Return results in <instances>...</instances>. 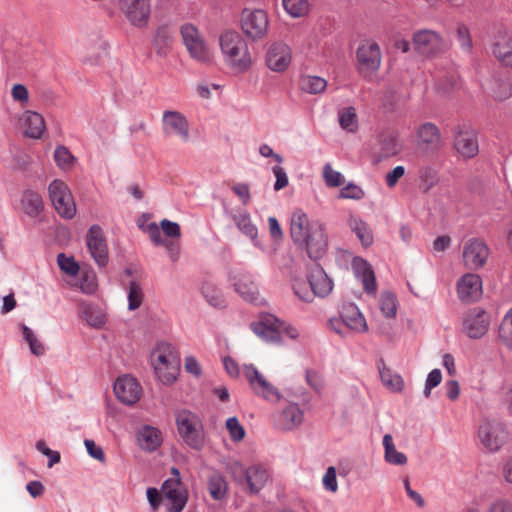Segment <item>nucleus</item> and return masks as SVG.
Here are the masks:
<instances>
[{
    "label": "nucleus",
    "instance_id": "72a5a7b5",
    "mask_svg": "<svg viewBox=\"0 0 512 512\" xmlns=\"http://www.w3.org/2000/svg\"><path fill=\"white\" fill-rule=\"evenodd\" d=\"M137 439L140 447L147 451H155L162 443L160 430L148 425L138 431Z\"/></svg>",
    "mask_w": 512,
    "mask_h": 512
},
{
    "label": "nucleus",
    "instance_id": "b1692460",
    "mask_svg": "<svg viewBox=\"0 0 512 512\" xmlns=\"http://www.w3.org/2000/svg\"><path fill=\"white\" fill-rule=\"evenodd\" d=\"M304 419L301 408L295 404H288L275 420L276 426L281 430H293L299 427Z\"/></svg>",
    "mask_w": 512,
    "mask_h": 512
},
{
    "label": "nucleus",
    "instance_id": "6ab92c4d",
    "mask_svg": "<svg viewBox=\"0 0 512 512\" xmlns=\"http://www.w3.org/2000/svg\"><path fill=\"white\" fill-rule=\"evenodd\" d=\"M457 295L460 301L472 303L482 296V280L479 275L467 273L457 282Z\"/></svg>",
    "mask_w": 512,
    "mask_h": 512
},
{
    "label": "nucleus",
    "instance_id": "3c124183",
    "mask_svg": "<svg viewBox=\"0 0 512 512\" xmlns=\"http://www.w3.org/2000/svg\"><path fill=\"white\" fill-rule=\"evenodd\" d=\"M420 187L424 192H428L438 182L437 172L431 167H422L419 170Z\"/></svg>",
    "mask_w": 512,
    "mask_h": 512
},
{
    "label": "nucleus",
    "instance_id": "ea45409f",
    "mask_svg": "<svg viewBox=\"0 0 512 512\" xmlns=\"http://www.w3.org/2000/svg\"><path fill=\"white\" fill-rule=\"evenodd\" d=\"M201 291L202 295L211 306L222 307L225 305L223 293L214 283L210 281L204 282Z\"/></svg>",
    "mask_w": 512,
    "mask_h": 512
},
{
    "label": "nucleus",
    "instance_id": "f03ea898",
    "mask_svg": "<svg viewBox=\"0 0 512 512\" xmlns=\"http://www.w3.org/2000/svg\"><path fill=\"white\" fill-rule=\"evenodd\" d=\"M220 49L226 65L236 73L249 70L253 64L246 41L236 31H224L219 38Z\"/></svg>",
    "mask_w": 512,
    "mask_h": 512
},
{
    "label": "nucleus",
    "instance_id": "f257e3e1",
    "mask_svg": "<svg viewBox=\"0 0 512 512\" xmlns=\"http://www.w3.org/2000/svg\"><path fill=\"white\" fill-rule=\"evenodd\" d=\"M290 235L294 243L303 246L311 259H320L327 249L324 225L311 220L302 209L293 211L290 219Z\"/></svg>",
    "mask_w": 512,
    "mask_h": 512
},
{
    "label": "nucleus",
    "instance_id": "6e6d98bb",
    "mask_svg": "<svg viewBox=\"0 0 512 512\" xmlns=\"http://www.w3.org/2000/svg\"><path fill=\"white\" fill-rule=\"evenodd\" d=\"M59 268L70 276H75L79 271V265L73 257H68L64 253H60L57 257Z\"/></svg>",
    "mask_w": 512,
    "mask_h": 512
},
{
    "label": "nucleus",
    "instance_id": "a19ab883",
    "mask_svg": "<svg viewBox=\"0 0 512 512\" xmlns=\"http://www.w3.org/2000/svg\"><path fill=\"white\" fill-rule=\"evenodd\" d=\"M233 220H234L236 226L238 227V229L243 234L248 236L250 239L253 240L257 237V233H258L257 228L252 223L250 215L247 212L241 211V212L233 215Z\"/></svg>",
    "mask_w": 512,
    "mask_h": 512
},
{
    "label": "nucleus",
    "instance_id": "09e8293b",
    "mask_svg": "<svg viewBox=\"0 0 512 512\" xmlns=\"http://www.w3.org/2000/svg\"><path fill=\"white\" fill-rule=\"evenodd\" d=\"M340 126L349 132H353L357 128V115L354 107H347L339 112Z\"/></svg>",
    "mask_w": 512,
    "mask_h": 512
},
{
    "label": "nucleus",
    "instance_id": "58836bf2",
    "mask_svg": "<svg viewBox=\"0 0 512 512\" xmlns=\"http://www.w3.org/2000/svg\"><path fill=\"white\" fill-rule=\"evenodd\" d=\"M286 13L292 18H303L309 14V0H282Z\"/></svg>",
    "mask_w": 512,
    "mask_h": 512
},
{
    "label": "nucleus",
    "instance_id": "de8ad7c7",
    "mask_svg": "<svg viewBox=\"0 0 512 512\" xmlns=\"http://www.w3.org/2000/svg\"><path fill=\"white\" fill-rule=\"evenodd\" d=\"M54 160L62 170H70L75 162V157L65 146H58L54 152Z\"/></svg>",
    "mask_w": 512,
    "mask_h": 512
},
{
    "label": "nucleus",
    "instance_id": "7c9ffc66",
    "mask_svg": "<svg viewBox=\"0 0 512 512\" xmlns=\"http://www.w3.org/2000/svg\"><path fill=\"white\" fill-rule=\"evenodd\" d=\"M440 139L439 129L433 123H424L417 130L418 144L425 146L427 149H437L440 145Z\"/></svg>",
    "mask_w": 512,
    "mask_h": 512
},
{
    "label": "nucleus",
    "instance_id": "a878e982",
    "mask_svg": "<svg viewBox=\"0 0 512 512\" xmlns=\"http://www.w3.org/2000/svg\"><path fill=\"white\" fill-rule=\"evenodd\" d=\"M25 136L32 139H39L46 130L45 120L37 112L25 111L20 118Z\"/></svg>",
    "mask_w": 512,
    "mask_h": 512
},
{
    "label": "nucleus",
    "instance_id": "f8f14e48",
    "mask_svg": "<svg viewBox=\"0 0 512 512\" xmlns=\"http://www.w3.org/2000/svg\"><path fill=\"white\" fill-rule=\"evenodd\" d=\"M243 375L256 395L271 402L280 400L278 389L254 365H244Z\"/></svg>",
    "mask_w": 512,
    "mask_h": 512
},
{
    "label": "nucleus",
    "instance_id": "37998d69",
    "mask_svg": "<svg viewBox=\"0 0 512 512\" xmlns=\"http://www.w3.org/2000/svg\"><path fill=\"white\" fill-rule=\"evenodd\" d=\"M255 334L267 342L277 343L280 341L278 323L275 321V327H270L265 323H254L251 325Z\"/></svg>",
    "mask_w": 512,
    "mask_h": 512
},
{
    "label": "nucleus",
    "instance_id": "a211bd4d",
    "mask_svg": "<svg viewBox=\"0 0 512 512\" xmlns=\"http://www.w3.org/2000/svg\"><path fill=\"white\" fill-rule=\"evenodd\" d=\"M414 48L422 55L432 56L444 48L442 37L432 30H422L414 34Z\"/></svg>",
    "mask_w": 512,
    "mask_h": 512
},
{
    "label": "nucleus",
    "instance_id": "7ed1b4c3",
    "mask_svg": "<svg viewBox=\"0 0 512 512\" xmlns=\"http://www.w3.org/2000/svg\"><path fill=\"white\" fill-rule=\"evenodd\" d=\"M151 365L157 379L166 386L172 385L180 372V359L169 343H159L151 354Z\"/></svg>",
    "mask_w": 512,
    "mask_h": 512
},
{
    "label": "nucleus",
    "instance_id": "774afa93",
    "mask_svg": "<svg viewBox=\"0 0 512 512\" xmlns=\"http://www.w3.org/2000/svg\"><path fill=\"white\" fill-rule=\"evenodd\" d=\"M84 444H85L88 454L92 458H94L100 462L105 461V454L103 452V449L101 447L97 446L93 440L86 439L84 441Z\"/></svg>",
    "mask_w": 512,
    "mask_h": 512
},
{
    "label": "nucleus",
    "instance_id": "9d476101",
    "mask_svg": "<svg viewBox=\"0 0 512 512\" xmlns=\"http://www.w3.org/2000/svg\"><path fill=\"white\" fill-rule=\"evenodd\" d=\"M478 439L484 448L495 452L507 442L508 432L502 423L484 419L478 428Z\"/></svg>",
    "mask_w": 512,
    "mask_h": 512
},
{
    "label": "nucleus",
    "instance_id": "a18cd8bd",
    "mask_svg": "<svg viewBox=\"0 0 512 512\" xmlns=\"http://www.w3.org/2000/svg\"><path fill=\"white\" fill-rule=\"evenodd\" d=\"M379 306L382 314L386 318H393L397 313V300L396 296L389 291L383 292L380 295Z\"/></svg>",
    "mask_w": 512,
    "mask_h": 512
},
{
    "label": "nucleus",
    "instance_id": "20e7f679",
    "mask_svg": "<svg viewBox=\"0 0 512 512\" xmlns=\"http://www.w3.org/2000/svg\"><path fill=\"white\" fill-rule=\"evenodd\" d=\"M178 434L191 449L200 451L205 445V430L201 418L190 410L181 409L175 414Z\"/></svg>",
    "mask_w": 512,
    "mask_h": 512
},
{
    "label": "nucleus",
    "instance_id": "bb28decb",
    "mask_svg": "<svg viewBox=\"0 0 512 512\" xmlns=\"http://www.w3.org/2000/svg\"><path fill=\"white\" fill-rule=\"evenodd\" d=\"M235 291L247 302L256 303L259 299L258 286L247 273H240L234 278Z\"/></svg>",
    "mask_w": 512,
    "mask_h": 512
},
{
    "label": "nucleus",
    "instance_id": "f704fd0d",
    "mask_svg": "<svg viewBox=\"0 0 512 512\" xmlns=\"http://www.w3.org/2000/svg\"><path fill=\"white\" fill-rule=\"evenodd\" d=\"M348 226L357 236L363 246L368 247L373 242V234L368 224L361 218L351 215L348 219Z\"/></svg>",
    "mask_w": 512,
    "mask_h": 512
},
{
    "label": "nucleus",
    "instance_id": "39448f33",
    "mask_svg": "<svg viewBox=\"0 0 512 512\" xmlns=\"http://www.w3.org/2000/svg\"><path fill=\"white\" fill-rule=\"evenodd\" d=\"M171 475L161 487L164 504L168 512H182L188 501V491L181 481L177 468L171 469Z\"/></svg>",
    "mask_w": 512,
    "mask_h": 512
},
{
    "label": "nucleus",
    "instance_id": "e433bc0d",
    "mask_svg": "<svg viewBox=\"0 0 512 512\" xmlns=\"http://www.w3.org/2000/svg\"><path fill=\"white\" fill-rule=\"evenodd\" d=\"M383 446L385 450V460L389 464L393 465H405L407 463V457L404 453L397 451L393 438L390 434H386L383 437Z\"/></svg>",
    "mask_w": 512,
    "mask_h": 512
},
{
    "label": "nucleus",
    "instance_id": "4be33fe9",
    "mask_svg": "<svg viewBox=\"0 0 512 512\" xmlns=\"http://www.w3.org/2000/svg\"><path fill=\"white\" fill-rule=\"evenodd\" d=\"M307 279L314 296L324 298L332 292L333 282L319 265L309 270Z\"/></svg>",
    "mask_w": 512,
    "mask_h": 512
},
{
    "label": "nucleus",
    "instance_id": "ddd939ff",
    "mask_svg": "<svg viewBox=\"0 0 512 512\" xmlns=\"http://www.w3.org/2000/svg\"><path fill=\"white\" fill-rule=\"evenodd\" d=\"M292 61L291 48L284 42L277 41L271 43L265 54L267 67L274 72H284L288 69Z\"/></svg>",
    "mask_w": 512,
    "mask_h": 512
},
{
    "label": "nucleus",
    "instance_id": "0e129e2a",
    "mask_svg": "<svg viewBox=\"0 0 512 512\" xmlns=\"http://www.w3.org/2000/svg\"><path fill=\"white\" fill-rule=\"evenodd\" d=\"M273 174L276 178L274 189L276 191L282 190L288 186L289 179L285 169L281 166H274L272 168Z\"/></svg>",
    "mask_w": 512,
    "mask_h": 512
},
{
    "label": "nucleus",
    "instance_id": "680f3d73",
    "mask_svg": "<svg viewBox=\"0 0 512 512\" xmlns=\"http://www.w3.org/2000/svg\"><path fill=\"white\" fill-rule=\"evenodd\" d=\"M457 39L460 46L467 51L472 49V39L469 29L465 25H459L457 28Z\"/></svg>",
    "mask_w": 512,
    "mask_h": 512
},
{
    "label": "nucleus",
    "instance_id": "8fccbe9b",
    "mask_svg": "<svg viewBox=\"0 0 512 512\" xmlns=\"http://www.w3.org/2000/svg\"><path fill=\"white\" fill-rule=\"evenodd\" d=\"M499 337L512 350V309L504 316L499 327Z\"/></svg>",
    "mask_w": 512,
    "mask_h": 512
},
{
    "label": "nucleus",
    "instance_id": "49530a36",
    "mask_svg": "<svg viewBox=\"0 0 512 512\" xmlns=\"http://www.w3.org/2000/svg\"><path fill=\"white\" fill-rule=\"evenodd\" d=\"M380 378L385 387L388 389L399 392L403 388V379L400 375L393 374L391 370L382 368L379 370Z\"/></svg>",
    "mask_w": 512,
    "mask_h": 512
},
{
    "label": "nucleus",
    "instance_id": "5fc2aeb1",
    "mask_svg": "<svg viewBox=\"0 0 512 512\" xmlns=\"http://www.w3.org/2000/svg\"><path fill=\"white\" fill-rule=\"evenodd\" d=\"M323 178L329 187H339L344 183L342 174L334 170L329 163L325 164L323 168Z\"/></svg>",
    "mask_w": 512,
    "mask_h": 512
},
{
    "label": "nucleus",
    "instance_id": "6e6552de",
    "mask_svg": "<svg viewBox=\"0 0 512 512\" xmlns=\"http://www.w3.org/2000/svg\"><path fill=\"white\" fill-rule=\"evenodd\" d=\"M48 192L57 213L65 219H72L76 214V204L67 184L55 179L50 183Z\"/></svg>",
    "mask_w": 512,
    "mask_h": 512
},
{
    "label": "nucleus",
    "instance_id": "4d7b16f0",
    "mask_svg": "<svg viewBox=\"0 0 512 512\" xmlns=\"http://www.w3.org/2000/svg\"><path fill=\"white\" fill-rule=\"evenodd\" d=\"M226 428L229 432L230 438L235 442H239L245 437V429L236 417H230L227 419Z\"/></svg>",
    "mask_w": 512,
    "mask_h": 512
},
{
    "label": "nucleus",
    "instance_id": "393cba45",
    "mask_svg": "<svg viewBox=\"0 0 512 512\" xmlns=\"http://www.w3.org/2000/svg\"><path fill=\"white\" fill-rule=\"evenodd\" d=\"M340 318L344 326L352 331L366 332L368 329V325L363 314L355 304L349 303L344 305Z\"/></svg>",
    "mask_w": 512,
    "mask_h": 512
},
{
    "label": "nucleus",
    "instance_id": "c756f323",
    "mask_svg": "<svg viewBox=\"0 0 512 512\" xmlns=\"http://www.w3.org/2000/svg\"><path fill=\"white\" fill-rule=\"evenodd\" d=\"M173 42V31L169 26L162 25L157 28L153 39V48L158 56H167L172 48Z\"/></svg>",
    "mask_w": 512,
    "mask_h": 512
},
{
    "label": "nucleus",
    "instance_id": "13d9d810",
    "mask_svg": "<svg viewBox=\"0 0 512 512\" xmlns=\"http://www.w3.org/2000/svg\"><path fill=\"white\" fill-rule=\"evenodd\" d=\"M442 374L439 369H433L427 376L424 395L428 398L431 394V390L441 383Z\"/></svg>",
    "mask_w": 512,
    "mask_h": 512
},
{
    "label": "nucleus",
    "instance_id": "79ce46f5",
    "mask_svg": "<svg viewBox=\"0 0 512 512\" xmlns=\"http://www.w3.org/2000/svg\"><path fill=\"white\" fill-rule=\"evenodd\" d=\"M79 311L90 326L100 327L104 324V315L93 305L81 303Z\"/></svg>",
    "mask_w": 512,
    "mask_h": 512
},
{
    "label": "nucleus",
    "instance_id": "2f4dec72",
    "mask_svg": "<svg viewBox=\"0 0 512 512\" xmlns=\"http://www.w3.org/2000/svg\"><path fill=\"white\" fill-rule=\"evenodd\" d=\"M20 207L28 216L37 217L44 209L42 196L34 190H25L21 197Z\"/></svg>",
    "mask_w": 512,
    "mask_h": 512
},
{
    "label": "nucleus",
    "instance_id": "603ef678",
    "mask_svg": "<svg viewBox=\"0 0 512 512\" xmlns=\"http://www.w3.org/2000/svg\"><path fill=\"white\" fill-rule=\"evenodd\" d=\"M144 294L139 283L132 281L129 285L128 308L136 310L143 302Z\"/></svg>",
    "mask_w": 512,
    "mask_h": 512
},
{
    "label": "nucleus",
    "instance_id": "052dcab7",
    "mask_svg": "<svg viewBox=\"0 0 512 512\" xmlns=\"http://www.w3.org/2000/svg\"><path fill=\"white\" fill-rule=\"evenodd\" d=\"M231 189L244 205L249 204L251 200V193L248 184L235 183L231 186Z\"/></svg>",
    "mask_w": 512,
    "mask_h": 512
},
{
    "label": "nucleus",
    "instance_id": "412c9836",
    "mask_svg": "<svg viewBox=\"0 0 512 512\" xmlns=\"http://www.w3.org/2000/svg\"><path fill=\"white\" fill-rule=\"evenodd\" d=\"M237 472L244 476V481L251 493H257L262 489L269 478L267 470L259 465L244 469L241 464L236 463L233 474L236 476Z\"/></svg>",
    "mask_w": 512,
    "mask_h": 512
},
{
    "label": "nucleus",
    "instance_id": "2eb2a0df",
    "mask_svg": "<svg viewBox=\"0 0 512 512\" xmlns=\"http://www.w3.org/2000/svg\"><path fill=\"white\" fill-rule=\"evenodd\" d=\"M454 148L463 158H473L479 152L477 133L474 129L459 127L454 136Z\"/></svg>",
    "mask_w": 512,
    "mask_h": 512
},
{
    "label": "nucleus",
    "instance_id": "bf43d9fd",
    "mask_svg": "<svg viewBox=\"0 0 512 512\" xmlns=\"http://www.w3.org/2000/svg\"><path fill=\"white\" fill-rule=\"evenodd\" d=\"M160 227L163 230V233L169 238L179 239L181 236L180 226L176 222H172L168 219H163L160 222Z\"/></svg>",
    "mask_w": 512,
    "mask_h": 512
},
{
    "label": "nucleus",
    "instance_id": "e2e57ef3",
    "mask_svg": "<svg viewBox=\"0 0 512 512\" xmlns=\"http://www.w3.org/2000/svg\"><path fill=\"white\" fill-rule=\"evenodd\" d=\"M323 486L327 491L335 493L338 490V483L336 478V470L334 467H329L323 476Z\"/></svg>",
    "mask_w": 512,
    "mask_h": 512
},
{
    "label": "nucleus",
    "instance_id": "0eeeda50",
    "mask_svg": "<svg viewBox=\"0 0 512 512\" xmlns=\"http://www.w3.org/2000/svg\"><path fill=\"white\" fill-rule=\"evenodd\" d=\"M162 133L165 137L176 138L181 143L191 139L190 124L187 117L178 110H165L161 118Z\"/></svg>",
    "mask_w": 512,
    "mask_h": 512
},
{
    "label": "nucleus",
    "instance_id": "aec40b11",
    "mask_svg": "<svg viewBox=\"0 0 512 512\" xmlns=\"http://www.w3.org/2000/svg\"><path fill=\"white\" fill-rule=\"evenodd\" d=\"M488 255V247L478 239H470L464 245L463 261L469 269L482 267L486 263Z\"/></svg>",
    "mask_w": 512,
    "mask_h": 512
},
{
    "label": "nucleus",
    "instance_id": "c9c22d12",
    "mask_svg": "<svg viewBox=\"0 0 512 512\" xmlns=\"http://www.w3.org/2000/svg\"><path fill=\"white\" fill-rule=\"evenodd\" d=\"M380 145V158H389L397 155L401 150V145L397 136L393 133H386L381 135L379 139Z\"/></svg>",
    "mask_w": 512,
    "mask_h": 512
},
{
    "label": "nucleus",
    "instance_id": "338daca9",
    "mask_svg": "<svg viewBox=\"0 0 512 512\" xmlns=\"http://www.w3.org/2000/svg\"><path fill=\"white\" fill-rule=\"evenodd\" d=\"M363 191L360 187L354 184H348L340 190L339 197L343 199H360Z\"/></svg>",
    "mask_w": 512,
    "mask_h": 512
},
{
    "label": "nucleus",
    "instance_id": "1a4fd4ad",
    "mask_svg": "<svg viewBox=\"0 0 512 512\" xmlns=\"http://www.w3.org/2000/svg\"><path fill=\"white\" fill-rule=\"evenodd\" d=\"M180 34L189 55L193 59L202 63H208L212 60V55L196 26L185 23L180 27Z\"/></svg>",
    "mask_w": 512,
    "mask_h": 512
},
{
    "label": "nucleus",
    "instance_id": "dca6fc26",
    "mask_svg": "<svg viewBox=\"0 0 512 512\" xmlns=\"http://www.w3.org/2000/svg\"><path fill=\"white\" fill-rule=\"evenodd\" d=\"M490 325V317L484 310L475 308L470 310L464 317L463 329L470 338H481L484 336Z\"/></svg>",
    "mask_w": 512,
    "mask_h": 512
},
{
    "label": "nucleus",
    "instance_id": "c85d7f7f",
    "mask_svg": "<svg viewBox=\"0 0 512 512\" xmlns=\"http://www.w3.org/2000/svg\"><path fill=\"white\" fill-rule=\"evenodd\" d=\"M352 265L356 277L361 279L364 290L368 294H375L377 284L371 266L362 258H354Z\"/></svg>",
    "mask_w": 512,
    "mask_h": 512
},
{
    "label": "nucleus",
    "instance_id": "473e14b6",
    "mask_svg": "<svg viewBox=\"0 0 512 512\" xmlns=\"http://www.w3.org/2000/svg\"><path fill=\"white\" fill-rule=\"evenodd\" d=\"M228 483L219 472H213L207 478V491L215 501H223L228 496Z\"/></svg>",
    "mask_w": 512,
    "mask_h": 512
},
{
    "label": "nucleus",
    "instance_id": "c03bdc74",
    "mask_svg": "<svg viewBox=\"0 0 512 512\" xmlns=\"http://www.w3.org/2000/svg\"><path fill=\"white\" fill-rule=\"evenodd\" d=\"M23 338L29 344V348L32 354L35 356H42L45 353L44 344L37 338L32 329L25 324L20 325Z\"/></svg>",
    "mask_w": 512,
    "mask_h": 512
},
{
    "label": "nucleus",
    "instance_id": "9b49d317",
    "mask_svg": "<svg viewBox=\"0 0 512 512\" xmlns=\"http://www.w3.org/2000/svg\"><path fill=\"white\" fill-rule=\"evenodd\" d=\"M242 32L252 40L264 38L268 31L269 19L262 9H244L241 13Z\"/></svg>",
    "mask_w": 512,
    "mask_h": 512
},
{
    "label": "nucleus",
    "instance_id": "864d4df0",
    "mask_svg": "<svg viewBox=\"0 0 512 512\" xmlns=\"http://www.w3.org/2000/svg\"><path fill=\"white\" fill-rule=\"evenodd\" d=\"M293 290L295 295L302 301L312 302L314 299L313 291L310 285L306 283L305 280L296 278L293 281Z\"/></svg>",
    "mask_w": 512,
    "mask_h": 512
},
{
    "label": "nucleus",
    "instance_id": "5701e85b",
    "mask_svg": "<svg viewBox=\"0 0 512 512\" xmlns=\"http://www.w3.org/2000/svg\"><path fill=\"white\" fill-rule=\"evenodd\" d=\"M122 9L132 24L141 26L147 23L150 14L148 0H122Z\"/></svg>",
    "mask_w": 512,
    "mask_h": 512
},
{
    "label": "nucleus",
    "instance_id": "69168bd1",
    "mask_svg": "<svg viewBox=\"0 0 512 512\" xmlns=\"http://www.w3.org/2000/svg\"><path fill=\"white\" fill-rule=\"evenodd\" d=\"M405 174L404 166H396L392 171L388 172L385 176V183L389 188H393Z\"/></svg>",
    "mask_w": 512,
    "mask_h": 512
},
{
    "label": "nucleus",
    "instance_id": "f3484780",
    "mask_svg": "<svg viewBox=\"0 0 512 512\" xmlns=\"http://www.w3.org/2000/svg\"><path fill=\"white\" fill-rule=\"evenodd\" d=\"M114 392L122 403L133 405L139 401L142 394V387L135 378L124 375L117 378L114 384Z\"/></svg>",
    "mask_w": 512,
    "mask_h": 512
},
{
    "label": "nucleus",
    "instance_id": "4468645a",
    "mask_svg": "<svg viewBox=\"0 0 512 512\" xmlns=\"http://www.w3.org/2000/svg\"><path fill=\"white\" fill-rule=\"evenodd\" d=\"M88 250L100 267H105L108 263V249L103 230L98 225H92L86 235Z\"/></svg>",
    "mask_w": 512,
    "mask_h": 512
},
{
    "label": "nucleus",
    "instance_id": "423d86ee",
    "mask_svg": "<svg viewBox=\"0 0 512 512\" xmlns=\"http://www.w3.org/2000/svg\"><path fill=\"white\" fill-rule=\"evenodd\" d=\"M357 70L364 78H371L380 68L382 62L381 49L371 39L362 40L356 50Z\"/></svg>",
    "mask_w": 512,
    "mask_h": 512
},
{
    "label": "nucleus",
    "instance_id": "cd10ccee",
    "mask_svg": "<svg viewBox=\"0 0 512 512\" xmlns=\"http://www.w3.org/2000/svg\"><path fill=\"white\" fill-rule=\"evenodd\" d=\"M492 52L503 65L512 67V35L507 32H498Z\"/></svg>",
    "mask_w": 512,
    "mask_h": 512
},
{
    "label": "nucleus",
    "instance_id": "4c0bfd02",
    "mask_svg": "<svg viewBox=\"0 0 512 512\" xmlns=\"http://www.w3.org/2000/svg\"><path fill=\"white\" fill-rule=\"evenodd\" d=\"M299 86L304 92L309 94H319L325 91L327 81L319 76L304 75L300 78Z\"/></svg>",
    "mask_w": 512,
    "mask_h": 512
}]
</instances>
